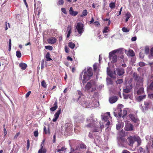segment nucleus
Instances as JSON below:
<instances>
[{"label": "nucleus", "instance_id": "e2e57ef3", "mask_svg": "<svg viewBox=\"0 0 153 153\" xmlns=\"http://www.w3.org/2000/svg\"><path fill=\"white\" fill-rule=\"evenodd\" d=\"M31 93V92L30 91H29L26 94L25 97L26 98L28 97L29 96Z\"/></svg>", "mask_w": 153, "mask_h": 153}, {"label": "nucleus", "instance_id": "c756f323", "mask_svg": "<svg viewBox=\"0 0 153 153\" xmlns=\"http://www.w3.org/2000/svg\"><path fill=\"white\" fill-rule=\"evenodd\" d=\"M123 95L124 99H128V98L131 99L132 96L131 94H123Z\"/></svg>", "mask_w": 153, "mask_h": 153}, {"label": "nucleus", "instance_id": "13d9d810", "mask_svg": "<svg viewBox=\"0 0 153 153\" xmlns=\"http://www.w3.org/2000/svg\"><path fill=\"white\" fill-rule=\"evenodd\" d=\"M121 125L120 124H118L116 125V129L117 130H119L121 127Z\"/></svg>", "mask_w": 153, "mask_h": 153}, {"label": "nucleus", "instance_id": "2eb2a0df", "mask_svg": "<svg viewBox=\"0 0 153 153\" xmlns=\"http://www.w3.org/2000/svg\"><path fill=\"white\" fill-rule=\"evenodd\" d=\"M72 125L68 123L67 124L65 128V131L67 133H68L72 130Z\"/></svg>", "mask_w": 153, "mask_h": 153}, {"label": "nucleus", "instance_id": "4d7b16f0", "mask_svg": "<svg viewBox=\"0 0 153 153\" xmlns=\"http://www.w3.org/2000/svg\"><path fill=\"white\" fill-rule=\"evenodd\" d=\"M34 135L35 137L38 136V131H35L34 132Z\"/></svg>", "mask_w": 153, "mask_h": 153}, {"label": "nucleus", "instance_id": "3c124183", "mask_svg": "<svg viewBox=\"0 0 153 153\" xmlns=\"http://www.w3.org/2000/svg\"><path fill=\"white\" fill-rule=\"evenodd\" d=\"M64 1L63 0H59L58 1V4L62 5L63 4Z\"/></svg>", "mask_w": 153, "mask_h": 153}, {"label": "nucleus", "instance_id": "f257e3e1", "mask_svg": "<svg viewBox=\"0 0 153 153\" xmlns=\"http://www.w3.org/2000/svg\"><path fill=\"white\" fill-rule=\"evenodd\" d=\"M87 121L88 123L85 126V127L88 128H92V131L93 132H98L100 131V128L99 126L95 123V121L92 119L88 118Z\"/></svg>", "mask_w": 153, "mask_h": 153}, {"label": "nucleus", "instance_id": "393cba45", "mask_svg": "<svg viewBox=\"0 0 153 153\" xmlns=\"http://www.w3.org/2000/svg\"><path fill=\"white\" fill-rule=\"evenodd\" d=\"M51 56L49 52L47 53L45 56V57L47 61H49L51 60H52V59L50 57Z\"/></svg>", "mask_w": 153, "mask_h": 153}, {"label": "nucleus", "instance_id": "a19ab883", "mask_svg": "<svg viewBox=\"0 0 153 153\" xmlns=\"http://www.w3.org/2000/svg\"><path fill=\"white\" fill-rule=\"evenodd\" d=\"M145 52L146 54H148L149 51V48L147 46H146L145 47Z\"/></svg>", "mask_w": 153, "mask_h": 153}, {"label": "nucleus", "instance_id": "4468645a", "mask_svg": "<svg viewBox=\"0 0 153 153\" xmlns=\"http://www.w3.org/2000/svg\"><path fill=\"white\" fill-rule=\"evenodd\" d=\"M118 99L117 97L116 96L112 97L110 98L109 101L111 103H113L116 102Z\"/></svg>", "mask_w": 153, "mask_h": 153}, {"label": "nucleus", "instance_id": "de8ad7c7", "mask_svg": "<svg viewBox=\"0 0 153 153\" xmlns=\"http://www.w3.org/2000/svg\"><path fill=\"white\" fill-rule=\"evenodd\" d=\"M41 84L42 85L44 88H46L47 87V85L44 80L42 82Z\"/></svg>", "mask_w": 153, "mask_h": 153}, {"label": "nucleus", "instance_id": "a18cd8bd", "mask_svg": "<svg viewBox=\"0 0 153 153\" xmlns=\"http://www.w3.org/2000/svg\"><path fill=\"white\" fill-rule=\"evenodd\" d=\"M102 119L105 121H107L108 120L109 117L108 116L104 115Z\"/></svg>", "mask_w": 153, "mask_h": 153}, {"label": "nucleus", "instance_id": "20e7f679", "mask_svg": "<svg viewBox=\"0 0 153 153\" xmlns=\"http://www.w3.org/2000/svg\"><path fill=\"white\" fill-rule=\"evenodd\" d=\"M134 80L137 81L136 87L138 88L139 86H143V78L134 72L133 74Z\"/></svg>", "mask_w": 153, "mask_h": 153}, {"label": "nucleus", "instance_id": "7ed1b4c3", "mask_svg": "<svg viewBox=\"0 0 153 153\" xmlns=\"http://www.w3.org/2000/svg\"><path fill=\"white\" fill-rule=\"evenodd\" d=\"M116 53L121 54L123 52L121 49H119L113 51L109 53V58L111 60V62L113 63L116 62L117 61V56L115 54Z\"/></svg>", "mask_w": 153, "mask_h": 153}, {"label": "nucleus", "instance_id": "473e14b6", "mask_svg": "<svg viewBox=\"0 0 153 153\" xmlns=\"http://www.w3.org/2000/svg\"><path fill=\"white\" fill-rule=\"evenodd\" d=\"M88 13V12L86 10H84L82 12V15H81L80 16L82 17L83 16H86Z\"/></svg>", "mask_w": 153, "mask_h": 153}, {"label": "nucleus", "instance_id": "72a5a7b5", "mask_svg": "<svg viewBox=\"0 0 153 153\" xmlns=\"http://www.w3.org/2000/svg\"><path fill=\"white\" fill-rule=\"evenodd\" d=\"M47 150L46 149H39L38 153H46Z\"/></svg>", "mask_w": 153, "mask_h": 153}, {"label": "nucleus", "instance_id": "4be33fe9", "mask_svg": "<svg viewBox=\"0 0 153 153\" xmlns=\"http://www.w3.org/2000/svg\"><path fill=\"white\" fill-rule=\"evenodd\" d=\"M127 55L128 56H131V57L134 56L135 55L134 52L131 49H130L128 51V53Z\"/></svg>", "mask_w": 153, "mask_h": 153}, {"label": "nucleus", "instance_id": "4c0bfd02", "mask_svg": "<svg viewBox=\"0 0 153 153\" xmlns=\"http://www.w3.org/2000/svg\"><path fill=\"white\" fill-rule=\"evenodd\" d=\"M148 88L149 90L153 91V81L150 83Z\"/></svg>", "mask_w": 153, "mask_h": 153}, {"label": "nucleus", "instance_id": "aec40b11", "mask_svg": "<svg viewBox=\"0 0 153 153\" xmlns=\"http://www.w3.org/2000/svg\"><path fill=\"white\" fill-rule=\"evenodd\" d=\"M132 88V86L131 85H129V87L128 86H126V89H123V92L125 93H128L131 91Z\"/></svg>", "mask_w": 153, "mask_h": 153}, {"label": "nucleus", "instance_id": "774afa93", "mask_svg": "<svg viewBox=\"0 0 153 153\" xmlns=\"http://www.w3.org/2000/svg\"><path fill=\"white\" fill-rule=\"evenodd\" d=\"M122 153H130V152L127 150H123Z\"/></svg>", "mask_w": 153, "mask_h": 153}, {"label": "nucleus", "instance_id": "cd10ccee", "mask_svg": "<svg viewBox=\"0 0 153 153\" xmlns=\"http://www.w3.org/2000/svg\"><path fill=\"white\" fill-rule=\"evenodd\" d=\"M148 57L150 59H153V47L150 50V54L149 55Z\"/></svg>", "mask_w": 153, "mask_h": 153}, {"label": "nucleus", "instance_id": "c85d7f7f", "mask_svg": "<svg viewBox=\"0 0 153 153\" xmlns=\"http://www.w3.org/2000/svg\"><path fill=\"white\" fill-rule=\"evenodd\" d=\"M106 82L108 85H112L113 84V81L112 79L109 78H107L106 79Z\"/></svg>", "mask_w": 153, "mask_h": 153}, {"label": "nucleus", "instance_id": "f3484780", "mask_svg": "<svg viewBox=\"0 0 153 153\" xmlns=\"http://www.w3.org/2000/svg\"><path fill=\"white\" fill-rule=\"evenodd\" d=\"M57 104L58 103L57 100H56L53 104V105L54 106L51 108H50V110L52 111H53L56 110L58 108Z\"/></svg>", "mask_w": 153, "mask_h": 153}, {"label": "nucleus", "instance_id": "9d476101", "mask_svg": "<svg viewBox=\"0 0 153 153\" xmlns=\"http://www.w3.org/2000/svg\"><path fill=\"white\" fill-rule=\"evenodd\" d=\"M133 125L130 123L126 124L125 126V130L127 131H132L133 130Z\"/></svg>", "mask_w": 153, "mask_h": 153}, {"label": "nucleus", "instance_id": "09e8293b", "mask_svg": "<svg viewBox=\"0 0 153 153\" xmlns=\"http://www.w3.org/2000/svg\"><path fill=\"white\" fill-rule=\"evenodd\" d=\"M122 31L124 32H128L129 31V30L127 28L123 27L122 28Z\"/></svg>", "mask_w": 153, "mask_h": 153}, {"label": "nucleus", "instance_id": "423d86ee", "mask_svg": "<svg viewBox=\"0 0 153 153\" xmlns=\"http://www.w3.org/2000/svg\"><path fill=\"white\" fill-rule=\"evenodd\" d=\"M76 29L78 33L81 35L84 31L83 25L80 22L78 23L76 26Z\"/></svg>", "mask_w": 153, "mask_h": 153}, {"label": "nucleus", "instance_id": "a211bd4d", "mask_svg": "<svg viewBox=\"0 0 153 153\" xmlns=\"http://www.w3.org/2000/svg\"><path fill=\"white\" fill-rule=\"evenodd\" d=\"M81 105L84 107L88 108L90 107V103L88 101H84L81 102Z\"/></svg>", "mask_w": 153, "mask_h": 153}, {"label": "nucleus", "instance_id": "ea45409f", "mask_svg": "<svg viewBox=\"0 0 153 153\" xmlns=\"http://www.w3.org/2000/svg\"><path fill=\"white\" fill-rule=\"evenodd\" d=\"M80 148L82 149H86V146L84 143L80 144L79 145Z\"/></svg>", "mask_w": 153, "mask_h": 153}, {"label": "nucleus", "instance_id": "f03ea898", "mask_svg": "<svg viewBox=\"0 0 153 153\" xmlns=\"http://www.w3.org/2000/svg\"><path fill=\"white\" fill-rule=\"evenodd\" d=\"M85 89L89 93L95 91L96 89L95 80H91L88 82L85 86Z\"/></svg>", "mask_w": 153, "mask_h": 153}, {"label": "nucleus", "instance_id": "0eeeda50", "mask_svg": "<svg viewBox=\"0 0 153 153\" xmlns=\"http://www.w3.org/2000/svg\"><path fill=\"white\" fill-rule=\"evenodd\" d=\"M93 75V73L92 68H88L87 71L85 72L84 76L87 77L89 78V77Z\"/></svg>", "mask_w": 153, "mask_h": 153}, {"label": "nucleus", "instance_id": "6e6d98bb", "mask_svg": "<svg viewBox=\"0 0 153 153\" xmlns=\"http://www.w3.org/2000/svg\"><path fill=\"white\" fill-rule=\"evenodd\" d=\"M62 11L65 14H67V12L66 10V9L64 8H61Z\"/></svg>", "mask_w": 153, "mask_h": 153}, {"label": "nucleus", "instance_id": "864d4df0", "mask_svg": "<svg viewBox=\"0 0 153 153\" xmlns=\"http://www.w3.org/2000/svg\"><path fill=\"white\" fill-rule=\"evenodd\" d=\"M139 151L140 153H144L145 150L142 148L140 147L139 148Z\"/></svg>", "mask_w": 153, "mask_h": 153}, {"label": "nucleus", "instance_id": "e433bc0d", "mask_svg": "<svg viewBox=\"0 0 153 153\" xmlns=\"http://www.w3.org/2000/svg\"><path fill=\"white\" fill-rule=\"evenodd\" d=\"M44 132L45 134H50V131L49 130V129H48V130H47L46 129V127L44 126Z\"/></svg>", "mask_w": 153, "mask_h": 153}, {"label": "nucleus", "instance_id": "7c9ffc66", "mask_svg": "<svg viewBox=\"0 0 153 153\" xmlns=\"http://www.w3.org/2000/svg\"><path fill=\"white\" fill-rule=\"evenodd\" d=\"M75 46V44L73 43L72 42H69L68 43V47L71 49H74V48Z\"/></svg>", "mask_w": 153, "mask_h": 153}, {"label": "nucleus", "instance_id": "6ab92c4d", "mask_svg": "<svg viewBox=\"0 0 153 153\" xmlns=\"http://www.w3.org/2000/svg\"><path fill=\"white\" fill-rule=\"evenodd\" d=\"M140 87L137 92V94L138 95L142 94L144 92V89L143 86Z\"/></svg>", "mask_w": 153, "mask_h": 153}, {"label": "nucleus", "instance_id": "39448f33", "mask_svg": "<svg viewBox=\"0 0 153 153\" xmlns=\"http://www.w3.org/2000/svg\"><path fill=\"white\" fill-rule=\"evenodd\" d=\"M123 108L124 105H123L120 104L118 105L117 108L119 116L120 117H122L123 118L126 116L127 114V108H125L122 110Z\"/></svg>", "mask_w": 153, "mask_h": 153}, {"label": "nucleus", "instance_id": "ddd939ff", "mask_svg": "<svg viewBox=\"0 0 153 153\" xmlns=\"http://www.w3.org/2000/svg\"><path fill=\"white\" fill-rule=\"evenodd\" d=\"M47 41L49 43L54 44L56 42V39L55 37H52L48 39Z\"/></svg>", "mask_w": 153, "mask_h": 153}, {"label": "nucleus", "instance_id": "5701e85b", "mask_svg": "<svg viewBox=\"0 0 153 153\" xmlns=\"http://www.w3.org/2000/svg\"><path fill=\"white\" fill-rule=\"evenodd\" d=\"M146 97V95H143L137 97V99L138 101L140 102L145 99Z\"/></svg>", "mask_w": 153, "mask_h": 153}, {"label": "nucleus", "instance_id": "a878e982", "mask_svg": "<svg viewBox=\"0 0 153 153\" xmlns=\"http://www.w3.org/2000/svg\"><path fill=\"white\" fill-rule=\"evenodd\" d=\"M131 16V13L129 12H127L126 13L125 15V16L126 17V18L125 19L126 22H127L128 21L129 19L130 18Z\"/></svg>", "mask_w": 153, "mask_h": 153}, {"label": "nucleus", "instance_id": "412c9836", "mask_svg": "<svg viewBox=\"0 0 153 153\" xmlns=\"http://www.w3.org/2000/svg\"><path fill=\"white\" fill-rule=\"evenodd\" d=\"M71 26L68 25L67 27V31L68 32L67 37V38H69L70 36V34L71 32Z\"/></svg>", "mask_w": 153, "mask_h": 153}, {"label": "nucleus", "instance_id": "37998d69", "mask_svg": "<svg viewBox=\"0 0 153 153\" xmlns=\"http://www.w3.org/2000/svg\"><path fill=\"white\" fill-rule=\"evenodd\" d=\"M45 48L46 49H48L51 51L53 49V47L52 46L50 45L46 46H45Z\"/></svg>", "mask_w": 153, "mask_h": 153}, {"label": "nucleus", "instance_id": "052dcab7", "mask_svg": "<svg viewBox=\"0 0 153 153\" xmlns=\"http://www.w3.org/2000/svg\"><path fill=\"white\" fill-rule=\"evenodd\" d=\"M65 52L67 53L69 52V48L67 47V46H65Z\"/></svg>", "mask_w": 153, "mask_h": 153}, {"label": "nucleus", "instance_id": "69168bd1", "mask_svg": "<svg viewBox=\"0 0 153 153\" xmlns=\"http://www.w3.org/2000/svg\"><path fill=\"white\" fill-rule=\"evenodd\" d=\"M100 123V127L99 128H100V130H101L102 131V129L103 128L104 126L103 124H101Z\"/></svg>", "mask_w": 153, "mask_h": 153}, {"label": "nucleus", "instance_id": "c03bdc74", "mask_svg": "<svg viewBox=\"0 0 153 153\" xmlns=\"http://www.w3.org/2000/svg\"><path fill=\"white\" fill-rule=\"evenodd\" d=\"M138 65L140 67H143L146 65V64L143 62H140L138 63Z\"/></svg>", "mask_w": 153, "mask_h": 153}, {"label": "nucleus", "instance_id": "8fccbe9b", "mask_svg": "<svg viewBox=\"0 0 153 153\" xmlns=\"http://www.w3.org/2000/svg\"><path fill=\"white\" fill-rule=\"evenodd\" d=\"M4 127V136H5L7 134V131L6 130L5 125H3Z\"/></svg>", "mask_w": 153, "mask_h": 153}, {"label": "nucleus", "instance_id": "0e129e2a", "mask_svg": "<svg viewBox=\"0 0 153 153\" xmlns=\"http://www.w3.org/2000/svg\"><path fill=\"white\" fill-rule=\"evenodd\" d=\"M77 92H78V94L80 96L79 97V98L80 97V96H81L82 95V92L78 90Z\"/></svg>", "mask_w": 153, "mask_h": 153}, {"label": "nucleus", "instance_id": "338daca9", "mask_svg": "<svg viewBox=\"0 0 153 153\" xmlns=\"http://www.w3.org/2000/svg\"><path fill=\"white\" fill-rule=\"evenodd\" d=\"M148 96L151 99H153V93L149 94Z\"/></svg>", "mask_w": 153, "mask_h": 153}, {"label": "nucleus", "instance_id": "680f3d73", "mask_svg": "<svg viewBox=\"0 0 153 153\" xmlns=\"http://www.w3.org/2000/svg\"><path fill=\"white\" fill-rule=\"evenodd\" d=\"M93 68L94 71H96L97 69V66L96 64H95L93 65Z\"/></svg>", "mask_w": 153, "mask_h": 153}, {"label": "nucleus", "instance_id": "49530a36", "mask_svg": "<svg viewBox=\"0 0 153 153\" xmlns=\"http://www.w3.org/2000/svg\"><path fill=\"white\" fill-rule=\"evenodd\" d=\"M123 82V80L122 79H119L116 81L117 84H120L122 83Z\"/></svg>", "mask_w": 153, "mask_h": 153}, {"label": "nucleus", "instance_id": "f8f14e48", "mask_svg": "<svg viewBox=\"0 0 153 153\" xmlns=\"http://www.w3.org/2000/svg\"><path fill=\"white\" fill-rule=\"evenodd\" d=\"M127 139L129 142V145L130 146L132 145L133 144L135 139V136L134 137L130 136Z\"/></svg>", "mask_w": 153, "mask_h": 153}, {"label": "nucleus", "instance_id": "58836bf2", "mask_svg": "<svg viewBox=\"0 0 153 153\" xmlns=\"http://www.w3.org/2000/svg\"><path fill=\"white\" fill-rule=\"evenodd\" d=\"M109 31L108 27H106L103 30L102 32L104 33H107Z\"/></svg>", "mask_w": 153, "mask_h": 153}, {"label": "nucleus", "instance_id": "9b49d317", "mask_svg": "<svg viewBox=\"0 0 153 153\" xmlns=\"http://www.w3.org/2000/svg\"><path fill=\"white\" fill-rule=\"evenodd\" d=\"M117 74L119 76L123 75L125 73L124 70L122 68H118L116 69Z\"/></svg>", "mask_w": 153, "mask_h": 153}, {"label": "nucleus", "instance_id": "1a4fd4ad", "mask_svg": "<svg viewBox=\"0 0 153 153\" xmlns=\"http://www.w3.org/2000/svg\"><path fill=\"white\" fill-rule=\"evenodd\" d=\"M152 105V102L149 101L144 102V108L146 110H148Z\"/></svg>", "mask_w": 153, "mask_h": 153}, {"label": "nucleus", "instance_id": "c9c22d12", "mask_svg": "<svg viewBox=\"0 0 153 153\" xmlns=\"http://www.w3.org/2000/svg\"><path fill=\"white\" fill-rule=\"evenodd\" d=\"M66 148H65V147L64 146L62 147L61 148V149H58L56 151V152H59L60 151H63L65 150H66Z\"/></svg>", "mask_w": 153, "mask_h": 153}, {"label": "nucleus", "instance_id": "79ce46f5", "mask_svg": "<svg viewBox=\"0 0 153 153\" xmlns=\"http://www.w3.org/2000/svg\"><path fill=\"white\" fill-rule=\"evenodd\" d=\"M16 56L18 58H20L21 57V52L17 51L16 52Z\"/></svg>", "mask_w": 153, "mask_h": 153}, {"label": "nucleus", "instance_id": "6e6552de", "mask_svg": "<svg viewBox=\"0 0 153 153\" xmlns=\"http://www.w3.org/2000/svg\"><path fill=\"white\" fill-rule=\"evenodd\" d=\"M61 108L59 107L58 110L54 114V117H55L52 120L53 122H56L58 119L60 114L61 113Z\"/></svg>", "mask_w": 153, "mask_h": 153}, {"label": "nucleus", "instance_id": "b1692460", "mask_svg": "<svg viewBox=\"0 0 153 153\" xmlns=\"http://www.w3.org/2000/svg\"><path fill=\"white\" fill-rule=\"evenodd\" d=\"M19 66L22 70H25L27 67L26 64L25 63H21L19 64Z\"/></svg>", "mask_w": 153, "mask_h": 153}, {"label": "nucleus", "instance_id": "603ef678", "mask_svg": "<svg viewBox=\"0 0 153 153\" xmlns=\"http://www.w3.org/2000/svg\"><path fill=\"white\" fill-rule=\"evenodd\" d=\"M93 24H94V25L95 26H97V27H98L100 25V23L97 21H96L94 22Z\"/></svg>", "mask_w": 153, "mask_h": 153}, {"label": "nucleus", "instance_id": "dca6fc26", "mask_svg": "<svg viewBox=\"0 0 153 153\" xmlns=\"http://www.w3.org/2000/svg\"><path fill=\"white\" fill-rule=\"evenodd\" d=\"M69 14L72 16H76L78 13V12L76 11H74L73 10L72 7H71L70 8L69 10Z\"/></svg>", "mask_w": 153, "mask_h": 153}, {"label": "nucleus", "instance_id": "bf43d9fd", "mask_svg": "<svg viewBox=\"0 0 153 153\" xmlns=\"http://www.w3.org/2000/svg\"><path fill=\"white\" fill-rule=\"evenodd\" d=\"M139 55L140 57L142 58H143L144 56V54L142 52H140L139 53Z\"/></svg>", "mask_w": 153, "mask_h": 153}, {"label": "nucleus", "instance_id": "5fc2aeb1", "mask_svg": "<svg viewBox=\"0 0 153 153\" xmlns=\"http://www.w3.org/2000/svg\"><path fill=\"white\" fill-rule=\"evenodd\" d=\"M30 146V141L29 139L27 140V149H28Z\"/></svg>", "mask_w": 153, "mask_h": 153}, {"label": "nucleus", "instance_id": "bb28decb", "mask_svg": "<svg viewBox=\"0 0 153 153\" xmlns=\"http://www.w3.org/2000/svg\"><path fill=\"white\" fill-rule=\"evenodd\" d=\"M129 116L132 121H134V123L136 122L137 119L133 115L131 114H130L129 115Z\"/></svg>", "mask_w": 153, "mask_h": 153}, {"label": "nucleus", "instance_id": "2f4dec72", "mask_svg": "<svg viewBox=\"0 0 153 153\" xmlns=\"http://www.w3.org/2000/svg\"><path fill=\"white\" fill-rule=\"evenodd\" d=\"M90 79L89 77H87L83 75V79L82 80V83L83 84H84L85 83H86L87 81L88 80Z\"/></svg>", "mask_w": 153, "mask_h": 153}, {"label": "nucleus", "instance_id": "f704fd0d", "mask_svg": "<svg viewBox=\"0 0 153 153\" xmlns=\"http://www.w3.org/2000/svg\"><path fill=\"white\" fill-rule=\"evenodd\" d=\"M109 7L111 9H113L115 7V2H111L109 4Z\"/></svg>", "mask_w": 153, "mask_h": 153}]
</instances>
